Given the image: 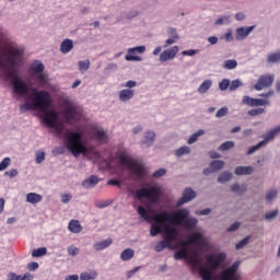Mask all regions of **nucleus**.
I'll return each mask as SVG.
<instances>
[{"instance_id": "5fc2aeb1", "label": "nucleus", "mask_w": 280, "mask_h": 280, "mask_svg": "<svg viewBox=\"0 0 280 280\" xmlns=\"http://www.w3.org/2000/svg\"><path fill=\"white\" fill-rule=\"evenodd\" d=\"M260 148H264V142H258L256 145L249 148L247 150V154L250 155V154H255V152H257V150H260Z\"/></svg>"}, {"instance_id": "cd10ccee", "label": "nucleus", "mask_w": 280, "mask_h": 280, "mask_svg": "<svg viewBox=\"0 0 280 280\" xmlns=\"http://www.w3.org/2000/svg\"><path fill=\"white\" fill-rule=\"evenodd\" d=\"M211 86H213V80L208 79L205 80L197 89V93H199V95H205V93H207Z\"/></svg>"}, {"instance_id": "49530a36", "label": "nucleus", "mask_w": 280, "mask_h": 280, "mask_svg": "<svg viewBox=\"0 0 280 280\" xmlns=\"http://www.w3.org/2000/svg\"><path fill=\"white\" fill-rule=\"evenodd\" d=\"M10 163H12V160L10 158H4L0 162V172L8 170V167H10Z\"/></svg>"}, {"instance_id": "c756f323", "label": "nucleus", "mask_w": 280, "mask_h": 280, "mask_svg": "<svg viewBox=\"0 0 280 280\" xmlns=\"http://www.w3.org/2000/svg\"><path fill=\"white\" fill-rule=\"evenodd\" d=\"M97 183H100V178H97V176H95V175H92L82 182V187H84V189H91V188L95 187V185H97Z\"/></svg>"}, {"instance_id": "680f3d73", "label": "nucleus", "mask_w": 280, "mask_h": 280, "mask_svg": "<svg viewBox=\"0 0 280 280\" xmlns=\"http://www.w3.org/2000/svg\"><path fill=\"white\" fill-rule=\"evenodd\" d=\"M5 176H9V178H16L19 176V171L16 168H13L11 171H7Z\"/></svg>"}, {"instance_id": "13d9d810", "label": "nucleus", "mask_w": 280, "mask_h": 280, "mask_svg": "<svg viewBox=\"0 0 280 280\" xmlns=\"http://www.w3.org/2000/svg\"><path fill=\"white\" fill-rule=\"evenodd\" d=\"M165 174H167V170H165V168H159L158 171H155V172L152 174V177H153V178H162V176H165Z\"/></svg>"}, {"instance_id": "a19ab883", "label": "nucleus", "mask_w": 280, "mask_h": 280, "mask_svg": "<svg viewBox=\"0 0 280 280\" xmlns=\"http://www.w3.org/2000/svg\"><path fill=\"white\" fill-rule=\"evenodd\" d=\"M45 255H47L46 247L36 248L32 252V257H45Z\"/></svg>"}, {"instance_id": "ddd939ff", "label": "nucleus", "mask_w": 280, "mask_h": 280, "mask_svg": "<svg viewBox=\"0 0 280 280\" xmlns=\"http://www.w3.org/2000/svg\"><path fill=\"white\" fill-rule=\"evenodd\" d=\"M145 46H137L133 48H128L127 49V55L125 56V60H127V62H141V60H143V58H141L140 56H135L136 54H145Z\"/></svg>"}, {"instance_id": "de8ad7c7", "label": "nucleus", "mask_w": 280, "mask_h": 280, "mask_svg": "<svg viewBox=\"0 0 280 280\" xmlns=\"http://www.w3.org/2000/svg\"><path fill=\"white\" fill-rule=\"evenodd\" d=\"M60 198H61L62 205H69V202H71V200L73 199V195H71L70 192H66V194H61Z\"/></svg>"}, {"instance_id": "4d7b16f0", "label": "nucleus", "mask_w": 280, "mask_h": 280, "mask_svg": "<svg viewBox=\"0 0 280 280\" xmlns=\"http://www.w3.org/2000/svg\"><path fill=\"white\" fill-rule=\"evenodd\" d=\"M266 201L267 202H272L277 198V190H270L266 194Z\"/></svg>"}, {"instance_id": "20e7f679", "label": "nucleus", "mask_w": 280, "mask_h": 280, "mask_svg": "<svg viewBox=\"0 0 280 280\" xmlns=\"http://www.w3.org/2000/svg\"><path fill=\"white\" fill-rule=\"evenodd\" d=\"M194 244L199 249L207 248V246H209V238H207L202 232H194L188 241H180V248L176 252L174 258L189 259L191 266H194V268H198V266L202 264V258L198 256L197 250L189 249V246Z\"/></svg>"}, {"instance_id": "f3484780", "label": "nucleus", "mask_w": 280, "mask_h": 280, "mask_svg": "<svg viewBox=\"0 0 280 280\" xmlns=\"http://www.w3.org/2000/svg\"><path fill=\"white\" fill-rule=\"evenodd\" d=\"M168 38L164 42V49H167V47H171V45H175V43H178L180 40V35L178 34V31L174 27H170L167 30Z\"/></svg>"}, {"instance_id": "bb28decb", "label": "nucleus", "mask_w": 280, "mask_h": 280, "mask_svg": "<svg viewBox=\"0 0 280 280\" xmlns=\"http://www.w3.org/2000/svg\"><path fill=\"white\" fill-rule=\"evenodd\" d=\"M97 277H100V273L97 270L92 269L90 271H83L80 273L79 279L80 280H97Z\"/></svg>"}, {"instance_id": "c85d7f7f", "label": "nucleus", "mask_w": 280, "mask_h": 280, "mask_svg": "<svg viewBox=\"0 0 280 280\" xmlns=\"http://www.w3.org/2000/svg\"><path fill=\"white\" fill-rule=\"evenodd\" d=\"M26 202L30 205H38V202H43V196L36 192L26 194Z\"/></svg>"}, {"instance_id": "a211bd4d", "label": "nucleus", "mask_w": 280, "mask_h": 280, "mask_svg": "<svg viewBox=\"0 0 280 280\" xmlns=\"http://www.w3.org/2000/svg\"><path fill=\"white\" fill-rule=\"evenodd\" d=\"M91 133L93 139L100 143H106V141H108V133L102 127H93Z\"/></svg>"}, {"instance_id": "4c0bfd02", "label": "nucleus", "mask_w": 280, "mask_h": 280, "mask_svg": "<svg viewBox=\"0 0 280 280\" xmlns=\"http://www.w3.org/2000/svg\"><path fill=\"white\" fill-rule=\"evenodd\" d=\"M78 67L80 73H84L85 71H89V69L91 68V61L89 59L79 61Z\"/></svg>"}, {"instance_id": "412c9836", "label": "nucleus", "mask_w": 280, "mask_h": 280, "mask_svg": "<svg viewBox=\"0 0 280 280\" xmlns=\"http://www.w3.org/2000/svg\"><path fill=\"white\" fill-rule=\"evenodd\" d=\"M196 198V191L191 188H186L183 192V197L177 201V207H183L186 202H191Z\"/></svg>"}, {"instance_id": "7ed1b4c3", "label": "nucleus", "mask_w": 280, "mask_h": 280, "mask_svg": "<svg viewBox=\"0 0 280 280\" xmlns=\"http://www.w3.org/2000/svg\"><path fill=\"white\" fill-rule=\"evenodd\" d=\"M66 148L75 159H78V156H83L84 159H100V151L89 144L84 136V129L82 128L66 132Z\"/></svg>"}, {"instance_id": "a878e982", "label": "nucleus", "mask_w": 280, "mask_h": 280, "mask_svg": "<svg viewBox=\"0 0 280 280\" xmlns=\"http://www.w3.org/2000/svg\"><path fill=\"white\" fill-rule=\"evenodd\" d=\"M279 132H280V126L276 127L275 129H271L269 132H267L262 137L264 140L260 141V143H262V145H267L269 141H272V139H275Z\"/></svg>"}, {"instance_id": "7c9ffc66", "label": "nucleus", "mask_w": 280, "mask_h": 280, "mask_svg": "<svg viewBox=\"0 0 280 280\" xmlns=\"http://www.w3.org/2000/svg\"><path fill=\"white\" fill-rule=\"evenodd\" d=\"M73 49V40L72 39H65L60 44V51L61 54H69Z\"/></svg>"}, {"instance_id": "c9c22d12", "label": "nucleus", "mask_w": 280, "mask_h": 280, "mask_svg": "<svg viewBox=\"0 0 280 280\" xmlns=\"http://www.w3.org/2000/svg\"><path fill=\"white\" fill-rule=\"evenodd\" d=\"M203 135H205L203 129H199L197 132L192 133L187 140L188 145H194V143L198 141V138L202 137Z\"/></svg>"}, {"instance_id": "39448f33", "label": "nucleus", "mask_w": 280, "mask_h": 280, "mask_svg": "<svg viewBox=\"0 0 280 280\" xmlns=\"http://www.w3.org/2000/svg\"><path fill=\"white\" fill-rule=\"evenodd\" d=\"M226 261V253L212 254L206 257V264L199 268L202 280H213V275Z\"/></svg>"}, {"instance_id": "09e8293b", "label": "nucleus", "mask_w": 280, "mask_h": 280, "mask_svg": "<svg viewBox=\"0 0 280 280\" xmlns=\"http://www.w3.org/2000/svg\"><path fill=\"white\" fill-rule=\"evenodd\" d=\"M242 80H233L232 82L230 81V91H237V89H240V86H242Z\"/></svg>"}, {"instance_id": "2eb2a0df", "label": "nucleus", "mask_w": 280, "mask_h": 280, "mask_svg": "<svg viewBox=\"0 0 280 280\" xmlns=\"http://www.w3.org/2000/svg\"><path fill=\"white\" fill-rule=\"evenodd\" d=\"M272 82H275V77L260 75L257 83L254 85V89L256 91H264V89H268V86H272Z\"/></svg>"}, {"instance_id": "69168bd1", "label": "nucleus", "mask_w": 280, "mask_h": 280, "mask_svg": "<svg viewBox=\"0 0 280 280\" xmlns=\"http://www.w3.org/2000/svg\"><path fill=\"white\" fill-rule=\"evenodd\" d=\"M196 54H198V50H196V49H189V50L182 51V56H196Z\"/></svg>"}, {"instance_id": "c03bdc74", "label": "nucleus", "mask_w": 280, "mask_h": 280, "mask_svg": "<svg viewBox=\"0 0 280 280\" xmlns=\"http://www.w3.org/2000/svg\"><path fill=\"white\" fill-rule=\"evenodd\" d=\"M67 250L70 257H78L80 255V248L75 247V245L68 246Z\"/></svg>"}, {"instance_id": "6e6d98bb", "label": "nucleus", "mask_w": 280, "mask_h": 280, "mask_svg": "<svg viewBox=\"0 0 280 280\" xmlns=\"http://www.w3.org/2000/svg\"><path fill=\"white\" fill-rule=\"evenodd\" d=\"M226 115H229V107H222L217 112L215 117L220 119L221 117H226Z\"/></svg>"}, {"instance_id": "4be33fe9", "label": "nucleus", "mask_w": 280, "mask_h": 280, "mask_svg": "<svg viewBox=\"0 0 280 280\" xmlns=\"http://www.w3.org/2000/svg\"><path fill=\"white\" fill-rule=\"evenodd\" d=\"M113 245V238H106L104 241H97L93 244V249L96 250V253H100L102 250H106V248H109Z\"/></svg>"}, {"instance_id": "f8f14e48", "label": "nucleus", "mask_w": 280, "mask_h": 280, "mask_svg": "<svg viewBox=\"0 0 280 280\" xmlns=\"http://www.w3.org/2000/svg\"><path fill=\"white\" fill-rule=\"evenodd\" d=\"M241 261H234L230 267L223 269L217 277L218 280H240V270Z\"/></svg>"}, {"instance_id": "6e6552de", "label": "nucleus", "mask_w": 280, "mask_h": 280, "mask_svg": "<svg viewBox=\"0 0 280 280\" xmlns=\"http://www.w3.org/2000/svg\"><path fill=\"white\" fill-rule=\"evenodd\" d=\"M118 163L121 167L130 170L138 178H143L147 174L145 166L133 161L129 155L122 154L118 158Z\"/></svg>"}, {"instance_id": "603ef678", "label": "nucleus", "mask_w": 280, "mask_h": 280, "mask_svg": "<svg viewBox=\"0 0 280 280\" xmlns=\"http://www.w3.org/2000/svg\"><path fill=\"white\" fill-rule=\"evenodd\" d=\"M113 205V201L107 200V201H95V207L97 209H106V207H110Z\"/></svg>"}, {"instance_id": "473e14b6", "label": "nucleus", "mask_w": 280, "mask_h": 280, "mask_svg": "<svg viewBox=\"0 0 280 280\" xmlns=\"http://www.w3.org/2000/svg\"><path fill=\"white\" fill-rule=\"evenodd\" d=\"M233 178V173L225 171L222 172L219 176H218V183H220L221 185H224L226 183H229L231 179Z\"/></svg>"}, {"instance_id": "e433bc0d", "label": "nucleus", "mask_w": 280, "mask_h": 280, "mask_svg": "<svg viewBox=\"0 0 280 280\" xmlns=\"http://www.w3.org/2000/svg\"><path fill=\"white\" fill-rule=\"evenodd\" d=\"M280 61V52H271L267 56V62L269 65H277Z\"/></svg>"}, {"instance_id": "774afa93", "label": "nucleus", "mask_w": 280, "mask_h": 280, "mask_svg": "<svg viewBox=\"0 0 280 280\" xmlns=\"http://www.w3.org/2000/svg\"><path fill=\"white\" fill-rule=\"evenodd\" d=\"M22 280H34V276L30 272L22 276Z\"/></svg>"}, {"instance_id": "b1692460", "label": "nucleus", "mask_w": 280, "mask_h": 280, "mask_svg": "<svg viewBox=\"0 0 280 280\" xmlns=\"http://www.w3.org/2000/svg\"><path fill=\"white\" fill-rule=\"evenodd\" d=\"M230 189L233 194H237V196H244V194L248 191V186L245 184L234 183L231 185Z\"/></svg>"}, {"instance_id": "8fccbe9b", "label": "nucleus", "mask_w": 280, "mask_h": 280, "mask_svg": "<svg viewBox=\"0 0 280 280\" xmlns=\"http://www.w3.org/2000/svg\"><path fill=\"white\" fill-rule=\"evenodd\" d=\"M231 86V80L223 79L221 82H219V89L220 91H226V89H230Z\"/></svg>"}, {"instance_id": "0eeeda50", "label": "nucleus", "mask_w": 280, "mask_h": 280, "mask_svg": "<svg viewBox=\"0 0 280 280\" xmlns=\"http://www.w3.org/2000/svg\"><path fill=\"white\" fill-rule=\"evenodd\" d=\"M28 73L33 80L39 84V86H45L49 84V75L45 71V65L43 61L35 60L28 67Z\"/></svg>"}, {"instance_id": "f03ea898", "label": "nucleus", "mask_w": 280, "mask_h": 280, "mask_svg": "<svg viewBox=\"0 0 280 280\" xmlns=\"http://www.w3.org/2000/svg\"><path fill=\"white\" fill-rule=\"evenodd\" d=\"M137 212L145 222L153 221L150 230V235L152 237H156L159 233L163 234L164 241L156 243L154 247L155 253H162L165 248H170L171 250H176V248L180 249L178 229L174 224L170 223V212L161 211L150 217V211H148L143 206H139L137 208Z\"/></svg>"}, {"instance_id": "1a4fd4ad", "label": "nucleus", "mask_w": 280, "mask_h": 280, "mask_svg": "<svg viewBox=\"0 0 280 280\" xmlns=\"http://www.w3.org/2000/svg\"><path fill=\"white\" fill-rule=\"evenodd\" d=\"M148 188H141L136 191L137 198H147L150 202H159L161 198V186L159 185H147Z\"/></svg>"}, {"instance_id": "9b49d317", "label": "nucleus", "mask_w": 280, "mask_h": 280, "mask_svg": "<svg viewBox=\"0 0 280 280\" xmlns=\"http://www.w3.org/2000/svg\"><path fill=\"white\" fill-rule=\"evenodd\" d=\"M62 115L63 119H66V122H68L70 126H73V124L82 119V108L75 105H68L62 110Z\"/></svg>"}, {"instance_id": "5701e85b", "label": "nucleus", "mask_w": 280, "mask_h": 280, "mask_svg": "<svg viewBox=\"0 0 280 280\" xmlns=\"http://www.w3.org/2000/svg\"><path fill=\"white\" fill-rule=\"evenodd\" d=\"M255 172L253 166H236L234 170L235 176H250Z\"/></svg>"}, {"instance_id": "37998d69", "label": "nucleus", "mask_w": 280, "mask_h": 280, "mask_svg": "<svg viewBox=\"0 0 280 280\" xmlns=\"http://www.w3.org/2000/svg\"><path fill=\"white\" fill-rule=\"evenodd\" d=\"M235 148V142L233 141H226V142H223L220 147H219V150L221 152H226V150H231Z\"/></svg>"}, {"instance_id": "6ab92c4d", "label": "nucleus", "mask_w": 280, "mask_h": 280, "mask_svg": "<svg viewBox=\"0 0 280 280\" xmlns=\"http://www.w3.org/2000/svg\"><path fill=\"white\" fill-rule=\"evenodd\" d=\"M220 170H224V161L214 160L210 163L209 167L203 170V174H205V176H209V174L220 172Z\"/></svg>"}, {"instance_id": "864d4df0", "label": "nucleus", "mask_w": 280, "mask_h": 280, "mask_svg": "<svg viewBox=\"0 0 280 280\" xmlns=\"http://www.w3.org/2000/svg\"><path fill=\"white\" fill-rule=\"evenodd\" d=\"M264 113H266V109L261 107L248 110V115H250L252 117H257V115H264Z\"/></svg>"}, {"instance_id": "3c124183", "label": "nucleus", "mask_w": 280, "mask_h": 280, "mask_svg": "<svg viewBox=\"0 0 280 280\" xmlns=\"http://www.w3.org/2000/svg\"><path fill=\"white\" fill-rule=\"evenodd\" d=\"M270 101L268 98H254V106H268Z\"/></svg>"}, {"instance_id": "a18cd8bd", "label": "nucleus", "mask_w": 280, "mask_h": 280, "mask_svg": "<svg viewBox=\"0 0 280 280\" xmlns=\"http://www.w3.org/2000/svg\"><path fill=\"white\" fill-rule=\"evenodd\" d=\"M248 242H250V236H246L245 238L241 240L235 245L236 250H242V248H244V246H248Z\"/></svg>"}, {"instance_id": "58836bf2", "label": "nucleus", "mask_w": 280, "mask_h": 280, "mask_svg": "<svg viewBox=\"0 0 280 280\" xmlns=\"http://www.w3.org/2000/svg\"><path fill=\"white\" fill-rule=\"evenodd\" d=\"M221 40H225V43H233L234 37H233V30L228 28L226 32L220 36Z\"/></svg>"}, {"instance_id": "338daca9", "label": "nucleus", "mask_w": 280, "mask_h": 280, "mask_svg": "<svg viewBox=\"0 0 280 280\" xmlns=\"http://www.w3.org/2000/svg\"><path fill=\"white\" fill-rule=\"evenodd\" d=\"M8 280H22V276H19V275H16L14 272H10L8 275Z\"/></svg>"}, {"instance_id": "423d86ee", "label": "nucleus", "mask_w": 280, "mask_h": 280, "mask_svg": "<svg viewBox=\"0 0 280 280\" xmlns=\"http://www.w3.org/2000/svg\"><path fill=\"white\" fill-rule=\"evenodd\" d=\"M168 222L173 226H184L186 231H192L198 225V219L189 218L188 209H179L168 214Z\"/></svg>"}, {"instance_id": "393cba45", "label": "nucleus", "mask_w": 280, "mask_h": 280, "mask_svg": "<svg viewBox=\"0 0 280 280\" xmlns=\"http://www.w3.org/2000/svg\"><path fill=\"white\" fill-rule=\"evenodd\" d=\"M232 21L230 14H224L215 19L213 25H215V27H222V25H231Z\"/></svg>"}, {"instance_id": "4468645a", "label": "nucleus", "mask_w": 280, "mask_h": 280, "mask_svg": "<svg viewBox=\"0 0 280 280\" xmlns=\"http://www.w3.org/2000/svg\"><path fill=\"white\" fill-rule=\"evenodd\" d=\"M178 51H180V48L178 46H172L170 48L164 49L159 57V62H170L171 60H174L176 56H178Z\"/></svg>"}, {"instance_id": "2f4dec72", "label": "nucleus", "mask_w": 280, "mask_h": 280, "mask_svg": "<svg viewBox=\"0 0 280 280\" xmlns=\"http://www.w3.org/2000/svg\"><path fill=\"white\" fill-rule=\"evenodd\" d=\"M68 229L70 233H81L82 224H80V221L78 220H71L68 224Z\"/></svg>"}, {"instance_id": "79ce46f5", "label": "nucleus", "mask_w": 280, "mask_h": 280, "mask_svg": "<svg viewBox=\"0 0 280 280\" xmlns=\"http://www.w3.org/2000/svg\"><path fill=\"white\" fill-rule=\"evenodd\" d=\"M279 215V210H271L265 213V220H267V222H272V220H275V218H277Z\"/></svg>"}, {"instance_id": "aec40b11", "label": "nucleus", "mask_w": 280, "mask_h": 280, "mask_svg": "<svg viewBox=\"0 0 280 280\" xmlns=\"http://www.w3.org/2000/svg\"><path fill=\"white\" fill-rule=\"evenodd\" d=\"M253 30H255V26L237 27L235 31L236 40H246V38H248L253 33Z\"/></svg>"}, {"instance_id": "ea45409f", "label": "nucleus", "mask_w": 280, "mask_h": 280, "mask_svg": "<svg viewBox=\"0 0 280 280\" xmlns=\"http://www.w3.org/2000/svg\"><path fill=\"white\" fill-rule=\"evenodd\" d=\"M223 69L232 70L237 69V60L235 59H228L223 63Z\"/></svg>"}, {"instance_id": "bf43d9fd", "label": "nucleus", "mask_w": 280, "mask_h": 280, "mask_svg": "<svg viewBox=\"0 0 280 280\" xmlns=\"http://www.w3.org/2000/svg\"><path fill=\"white\" fill-rule=\"evenodd\" d=\"M241 226H242V223L236 221L230 228H228V232L235 233V231H237V229H240Z\"/></svg>"}, {"instance_id": "f704fd0d", "label": "nucleus", "mask_w": 280, "mask_h": 280, "mask_svg": "<svg viewBox=\"0 0 280 280\" xmlns=\"http://www.w3.org/2000/svg\"><path fill=\"white\" fill-rule=\"evenodd\" d=\"M174 154L175 156H177V159H180V156L191 154V148H189L188 145L180 147L177 150H175Z\"/></svg>"}, {"instance_id": "052dcab7", "label": "nucleus", "mask_w": 280, "mask_h": 280, "mask_svg": "<svg viewBox=\"0 0 280 280\" xmlns=\"http://www.w3.org/2000/svg\"><path fill=\"white\" fill-rule=\"evenodd\" d=\"M137 16H139L138 10H131L126 14V19H128V21H131V19H137Z\"/></svg>"}, {"instance_id": "e2e57ef3", "label": "nucleus", "mask_w": 280, "mask_h": 280, "mask_svg": "<svg viewBox=\"0 0 280 280\" xmlns=\"http://www.w3.org/2000/svg\"><path fill=\"white\" fill-rule=\"evenodd\" d=\"M255 98H252L250 96H244L243 103L247 106H254Z\"/></svg>"}, {"instance_id": "0e129e2a", "label": "nucleus", "mask_w": 280, "mask_h": 280, "mask_svg": "<svg viewBox=\"0 0 280 280\" xmlns=\"http://www.w3.org/2000/svg\"><path fill=\"white\" fill-rule=\"evenodd\" d=\"M36 163L40 164L43 163V161H45V152H38L36 153Z\"/></svg>"}, {"instance_id": "9d476101", "label": "nucleus", "mask_w": 280, "mask_h": 280, "mask_svg": "<svg viewBox=\"0 0 280 280\" xmlns=\"http://www.w3.org/2000/svg\"><path fill=\"white\" fill-rule=\"evenodd\" d=\"M138 86L137 81L129 80L121 84L122 90L118 92V100L122 102V104H128L130 100L135 98V90Z\"/></svg>"}, {"instance_id": "72a5a7b5", "label": "nucleus", "mask_w": 280, "mask_h": 280, "mask_svg": "<svg viewBox=\"0 0 280 280\" xmlns=\"http://www.w3.org/2000/svg\"><path fill=\"white\" fill-rule=\"evenodd\" d=\"M132 257H135V249L132 248H126L120 253L121 261H130Z\"/></svg>"}, {"instance_id": "f257e3e1", "label": "nucleus", "mask_w": 280, "mask_h": 280, "mask_svg": "<svg viewBox=\"0 0 280 280\" xmlns=\"http://www.w3.org/2000/svg\"><path fill=\"white\" fill-rule=\"evenodd\" d=\"M23 49L8 44H0V69H2L10 80L12 95L15 100L25 97V102L20 105L22 113L27 110H38L43 113V121L50 128L57 137H62L65 132V120L56 108H49L54 103L51 94L46 90L30 88V83L19 74V67L25 62Z\"/></svg>"}, {"instance_id": "dca6fc26", "label": "nucleus", "mask_w": 280, "mask_h": 280, "mask_svg": "<svg viewBox=\"0 0 280 280\" xmlns=\"http://www.w3.org/2000/svg\"><path fill=\"white\" fill-rule=\"evenodd\" d=\"M156 141V132L149 130L143 133L142 140L140 141L141 148H152Z\"/></svg>"}]
</instances>
